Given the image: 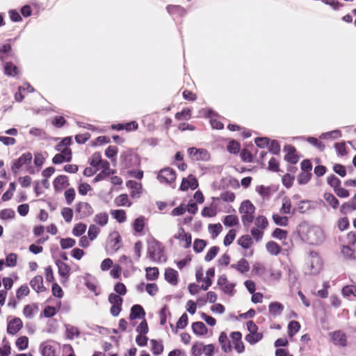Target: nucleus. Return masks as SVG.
<instances>
[{"label":"nucleus","instance_id":"nucleus-2","mask_svg":"<svg viewBox=\"0 0 356 356\" xmlns=\"http://www.w3.org/2000/svg\"><path fill=\"white\" fill-rule=\"evenodd\" d=\"M147 258L156 263L165 262L166 258L162 243L154 239L149 241L147 245Z\"/></svg>","mask_w":356,"mask_h":356},{"label":"nucleus","instance_id":"nucleus-20","mask_svg":"<svg viewBox=\"0 0 356 356\" xmlns=\"http://www.w3.org/2000/svg\"><path fill=\"white\" fill-rule=\"evenodd\" d=\"M31 286L35 291L41 292L44 291V287L43 286V279L40 275L34 277L30 282Z\"/></svg>","mask_w":356,"mask_h":356},{"label":"nucleus","instance_id":"nucleus-28","mask_svg":"<svg viewBox=\"0 0 356 356\" xmlns=\"http://www.w3.org/2000/svg\"><path fill=\"white\" fill-rule=\"evenodd\" d=\"M268 252L272 255H277L281 251V248L275 241H269L266 245Z\"/></svg>","mask_w":356,"mask_h":356},{"label":"nucleus","instance_id":"nucleus-26","mask_svg":"<svg viewBox=\"0 0 356 356\" xmlns=\"http://www.w3.org/2000/svg\"><path fill=\"white\" fill-rule=\"evenodd\" d=\"M166 10L170 15H178L179 16H183L186 14V10L180 6L177 5H169L166 7Z\"/></svg>","mask_w":356,"mask_h":356},{"label":"nucleus","instance_id":"nucleus-5","mask_svg":"<svg viewBox=\"0 0 356 356\" xmlns=\"http://www.w3.org/2000/svg\"><path fill=\"white\" fill-rule=\"evenodd\" d=\"M157 179L161 183L171 184L176 179V172L170 168H165L159 172Z\"/></svg>","mask_w":356,"mask_h":356},{"label":"nucleus","instance_id":"nucleus-46","mask_svg":"<svg viewBox=\"0 0 356 356\" xmlns=\"http://www.w3.org/2000/svg\"><path fill=\"white\" fill-rule=\"evenodd\" d=\"M327 182L334 190L339 187L341 184L340 179L334 175H331L327 177Z\"/></svg>","mask_w":356,"mask_h":356},{"label":"nucleus","instance_id":"nucleus-1","mask_svg":"<svg viewBox=\"0 0 356 356\" xmlns=\"http://www.w3.org/2000/svg\"><path fill=\"white\" fill-rule=\"evenodd\" d=\"M300 235L302 241L310 245H319L324 241L323 230L317 226L302 225L300 227Z\"/></svg>","mask_w":356,"mask_h":356},{"label":"nucleus","instance_id":"nucleus-35","mask_svg":"<svg viewBox=\"0 0 356 356\" xmlns=\"http://www.w3.org/2000/svg\"><path fill=\"white\" fill-rule=\"evenodd\" d=\"M300 329V324L296 321H291L288 325L289 336L293 337Z\"/></svg>","mask_w":356,"mask_h":356},{"label":"nucleus","instance_id":"nucleus-10","mask_svg":"<svg viewBox=\"0 0 356 356\" xmlns=\"http://www.w3.org/2000/svg\"><path fill=\"white\" fill-rule=\"evenodd\" d=\"M22 320L19 318H14L8 323L7 332L9 334L14 335L22 329Z\"/></svg>","mask_w":356,"mask_h":356},{"label":"nucleus","instance_id":"nucleus-59","mask_svg":"<svg viewBox=\"0 0 356 356\" xmlns=\"http://www.w3.org/2000/svg\"><path fill=\"white\" fill-rule=\"evenodd\" d=\"M108 302L112 305H122V298L116 293H111L108 296Z\"/></svg>","mask_w":356,"mask_h":356},{"label":"nucleus","instance_id":"nucleus-60","mask_svg":"<svg viewBox=\"0 0 356 356\" xmlns=\"http://www.w3.org/2000/svg\"><path fill=\"white\" fill-rule=\"evenodd\" d=\"M191 111L189 108H184L181 112L177 113L175 115V118L178 120H187L190 118Z\"/></svg>","mask_w":356,"mask_h":356},{"label":"nucleus","instance_id":"nucleus-49","mask_svg":"<svg viewBox=\"0 0 356 356\" xmlns=\"http://www.w3.org/2000/svg\"><path fill=\"white\" fill-rule=\"evenodd\" d=\"M356 209V204L353 202H347L344 203L341 205L340 208V211L341 213H347L348 212L355 211Z\"/></svg>","mask_w":356,"mask_h":356},{"label":"nucleus","instance_id":"nucleus-44","mask_svg":"<svg viewBox=\"0 0 356 356\" xmlns=\"http://www.w3.org/2000/svg\"><path fill=\"white\" fill-rule=\"evenodd\" d=\"M291 203L289 197H285L282 200V205L280 212L284 214H289L291 212Z\"/></svg>","mask_w":356,"mask_h":356},{"label":"nucleus","instance_id":"nucleus-64","mask_svg":"<svg viewBox=\"0 0 356 356\" xmlns=\"http://www.w3.org/2000/svg\"><path fill=\"white\" fill-rule=\"evenodd\" d=\"M220 199L224 202H232L235 200V195L233 192L226 191L220 194Z\"/></svg>","mask_w":356,"mask_h":356},{"label":"nucleus","instance_id":"nucleus-13","mask_svg":"<svg viewBox=\"0 0 356 356\" xmlns=\"http://www.w3.org/2000/svg\"><path fill=\"white\" fill-rule=\"evenodd\" d=\"M284 150L286 152V154L284 156V159L292 163L296 164L298 161V157L296 154V149L292 145H285L284 147Z\"/></svg>","mask_w":356,"mask_h":356},{"label":"nucleus","instance_id":"nucleus-18","mask_svg":"<svg viewBox=\"0 0 356 356\" xmlns=\"http://www.w3.org/2000/svg\"><path fill=\"white\" fill-rule=\"evenodd\" d=\"M145 312L143 308L140 305H134L131 309L130 319L144 318Z\"/></svg>","mask_w":356,"mask_h":356},{"label":"nucleus","instance_id":"nucleus-63","mask_svg":"<svg viewBox=\"0 0 356 356\" xmlns=\"http://www.w3.org/2000/svg\"><path fill=\"white\" fill-rule=\"evenodd\" d=\"M227 151L232 154H236L240 150V145L235 140L229 143L227 147Z\"/></svg>","mask_w":356,"mask_h":356},{"label":"nucleus","instance_id":"nucleus-43","mask_svg":"<svg viewBox=\"0 0 356 356\" xmlns=\"http://www.w3.org/2000/svg\"><path fill=\"white\" fill-rule=\"evenodd\" d=\"M15 343L19 350H24L28 347L29 339L26 336L20 337L17 339Z\"/></svg>","mask_w":356,"mask_h":356},{"label":"nucleus","instance_id":"nucleus-45","mask_svg":"<svg viewBox=\"0 0 356 356\" xmlns=\"http://www.w3.org/2000/svg\"><path fill=\"white\" fill-rule=\"evenodd\" d=\"M86 228V225L81 222L78 223L72 229V234L76 236H81L83 233H85Z\"/></svg>","mask_w":356,"mask_h":356},{"label":"nucleus","instance_id":"nucleus-23","mask_svg":"<svg viewBox=\"0 0 356 356\" xmlns=\"http://www.w3.org/2000/svg\"><path fill=\"white\" fill-rule=\"evenodd\" d=\"M68 179L65 175L58 176L54 181V186L56 191H59L68 186Z\"/></svg>","mask_w":356,"mask_h":356},{"label":"nucleus","instance_id":"nucleus-38","mask_svg":"<svg viewBox=\"0 0 356 356\" xmlns=\"http://www.w3.org/2000/svg\"><path fill=\"white\" fill-rule=\"evenodd\" d=\"M5 74L8 76H15L17 74V67L11 62L6 63L4 65Z\"/></svg>","mask_w":356,"mask_h":356},{"label":"nucleus","instance_id":"nucleus-4","mask_svg":"<svg viewBox=\"0 0 356 356\" xmlns=\"http://www.w3.org/2000/svg\"><path fill=\"white\" fill-rule=\"evenodd\" d=\"M93 213V209L88 202H81L76 204L75 214L77 219H83Z\"/></svg>","mask_w":356,"mask_h":356},{"label":"nucleus","instance_id":"nucleus-12","mask_svg":"<svg viewBox=\"0 0 356 356\" xmlns=\"http://www.w3.org/2000/svg\"><path fill=\"white\" fill-rule=\"evenodd\" d=\"M175 238L185 242L184 248H188L191 245L192 237L189 233H185L183 227H179L178 232L174 236Z\"/></svg>","mask_w":356,"mask_h":356},{"label":"nucleus","instance_id":"nucleus-42","mask_svg":"<svg viewBox=\"0 0 356 356\" xmlns=\"http://www.w3.org/2000/svg\"><path fill=\"white\" fill-rule=\"evenodd\" d=\"M207 245V241L203 239H195L193 243V250L195 252L200 253L203 251Z\"/></svg>","mask_w":356,"mask_h":356},{"label":"nucleus","instance_id":"nucleus-30","mask_svg":"<svg viewBox=\"0 0 356 356\" xmlns=\"http://www.w3.org/2000/svg\"><path fill=\"white\" fill-rule=\"evenodd\" d=\"M146 278L148 280L154 281L158 279L159 269L156 267H147L145 268Z\"/></svg>","mask_w":356,"mask_h":356},{"label":"nucleus","instance_id":"nucleus-14","mask_svg":"<svg viewBox=\"0 0 356 356\" xmlns=\"http://www.w3.org/2000/svg\"><path fill=\"white\" fill-rule=\"evenodd\" d=\"M230 267L236 270L241 274H245L250 270L249 263L244 258H241L239 261H237V263L232 264Z\"/></svg>","mask_w":356,"mask_h":356},{"label":"nucleus","instance_id":"nucleus-3","mask_svg":"<svg viewBox=\"0 0 356 356\" xmlns=\"http://www.w3.org/2000/svg\"><path fill=\"white\" fill-rule=\"evenodd\" d=\"M254 211L255 207L250 200H245L241 203L239 212L242 215L241 220L244 225L253 222Z\"/></svg>","mask_w":356,"mask_h":356},{"label":"nucleus","instance_id":"nucleus-54","mask_svg":"<svg viewBox=\"0 0 356 356\" xmlns=\"http://www.w3.org/2000/svg\"><path fill=\"white\" fill-rule=\"evenodd\" d=\"M219 248L218 246L211 247L205 255L204 259L206 261H211L218 254Z\"/></svg>","mask_w":356,"mask_h":356},{"label":"nucleus","instance_id":"nucleus-41","mask_svg":"<svg viewBox=\"0 0 356 356\" xmlns=\"http://www.w3.org/2000/svg\"><path fill=\"white\" fill-rule=\"evenodd\" d=\"M238 219L235 215H228L225 217L223 223L227 227H233L238 224Z\"/></svg>","mask_w":356,"mask_h":356},{"label":"nucleus","instance_id":"nucleus-47","mask_svg":"<svg viewBox=\"0 0 356 356\" xmlns=\"http://www.w3.org/2000/svg\"><path fill=\"white\" fill-rule=\"evenodd\" d=\"M254 224L257 228L264 229L268 226V220L266 217L259 216L255 219Z\"/></svg>","mask_w":356,"mask_h":356},{"label":"nucleus","instance_id":"nucleus-34","mask_svg":"<svg viewBox=\"0 0 356 356\" xmlns=\"http://www.w3.org/2000/svg\"><path fill=\"white\" fill-rule=\"evenodd\" d=\"M100 232V228L96 225H90L88 231V237L90 241H94Z\"/></svg>","mask_w":356,"mask_h":356},{"label":"nucleus","instance_id":"nucleus-8","mask_svg":"<svg viewBox=\"0 0 356 356\" xmlns=\"http://www.w3.org/2000/svg\"><path fill=\"white\" fill-rule=\"evenodd\" d=\"M309 262H310V273L311 274H317L322 268V261L318 255V254L316 252H311L309 254Z\"/></svg>","mask_w":356,"mask_h":356},{"label":"nucleus","instance_id":"nucleus-52","mask_svg":"<svg viewBox=\"0 0 356 356\" xmlns=\"http://www.w3.org/2000/svg\"><path fill=\"white\" fill-rule=\"evenodd\" d=\"M71 143V138L70 137H66L63 138L58 145L56 146V151H63L65 149H70L67 147Z\"/></svg>","mask_w":356,"mask_h":356},{"label":"nucleus","instance_id":"nucleus-25","mask_svg":"<svg viewBox=\"0 0 356 356\" xmlns=\"http://www.w3.org/2000/svg\"><path fill=\"white\" fill-rule=\"evenodd\" d=\"M66 329V337L68 339H73L75 337H79L80 335V331L78 327L73 326L70 324L65 325Z\"/></svg>","mask_w":356,"mask_h":356},{"label":"nucleus","instance_id":"nucleus-19","mask_svg":"<svg viewBox=\"0 0 356 356\" xmlns=\"http://www.w3.org/2000/svg\"><path fill=\"white\" fill-rule=\"evenodd\" d=\"M127 186L131 189V195L133 197H139L142 191V186L140 183L130 180L127 182Z\"/></svg>","mask_w":356,"mask_h":356},{"label":"nucleus","instance_id":"nucleus-33","mask_svg":"<svg viewBox=\"0 0 356 356\" xmlns=\"http://www.w3.org/2000/svg\"><path fill=\"white\" fill-rule=\"evenodd\" d=\"M263 337L261 333L259 332H251L245 336V340L250 344H254L259 342Z\"/></svg>","mask_w":356,"mask_h":356},{"label":"nucleus","instance_id":"nucleus-21","mask_svg":"<svg viewBox=\"0 0 356 356\" xmlns=\"http://www.w3.org/2000/svg\"><path fill=\"white\" fill-rule=\"evenodd\" d=\"M93 221L96 225L104 227L108 224V215L106 212L98 213L94 216Z\"/></svg>","mask_w":356,"mask_h":356},{"label":"nucleus","instance_id":"nucleus-57","mask_svg":"<svg viewBox=\"0 0 356 356\" xmlns=\"http://www.w3.org/2000/svg\"><path fill=\"white\" fill-rule=\"evenodd\" d=\"M312 177V173L309 172H302L298 177V181L300 184H306Z\"/></svg>","mask_w":356,"mask_h":356},{"label":"nucleus","instance_id":"nucleus-16","mask_svg":"<svg viewBox=\"0 0 356 356\" xmlns=\"http://www.w3.org/2000/svg\"><path fill=\"white\" fill-rule=\"evenodd\" d=\"M165 280L172 285H177L178 282V272L173 268H168L165 271Z\"/></svg>","mask_w":356,"mask_h":356},{"label":"nucleus","instance_id":"nucleus-55","mask_svg":"<svg viewBox=\"0 0 356 356\" xmlns=\"http://www.w3.org/2000/svg\"><path fill=\"white\" fill-rule=\"evenodd\" d=\"M209 232L212 234L213 238H216L218 236L222 229V227L220 223L211 224L209 226Z\"/></svg>","mask_w":356,"mask_h":356},{"label":"nucleus","instance_id":"nucleus-56","mask_svg":"<svg viewBox=\"0 0 356 356\" xmlns=\"http://www.w3.org/2000/svg\"><path fill=\"white\" fill-rule=\"evenodd\" d=\"M42 356H55V349L51 345H42Z\"/></svg>","mask_w":356,"mask_h":356},{"label":"nucleus","instance_id":"nucleus-17","mask_svg":"<svg viewBox=\"0 0 356 356\" xmlns=\"http://www.w3.org/2000/svg\"><path fill=\"white\" fill-rule=\"evenodd\" d=\"M269 314L273 317L280 316L284 311V306L279 302H273L268 306Z\"/></svg>","mask_w":356,"mask_h":356},{"label":"nucleus","instance_id":"nucleus-29","mask_svg":"<svg viewBox=\"0 0 356 356\" xmlns=\"http://www.w3.org/2000/svg\"><path fill=\"white\" fill-rule=\"evenodd\" d=\"M252 243V238L249 235H243L238 240V244L244 249H248Z\"/></svg>","mask_w":356,"mask_h":356},{"label":"nucleus","instance_id":"nucleus-53","mask_svg":"<svg viewBox=\"0 0 356 356\" xmlns=\"http://www.w3.org/2000/svg\"><path fill=\"white\" fill-rule=\"evenodd\" d=\"M61 215L67 222H70L73 218V211L70 208L65 207L61 211Z\"/></svg>","mask_w":356,"mask_h":356},{"label":"nucleus","instance_id":"nucleus-37","mask_svg":"<svg viewBox=\"0 0 356 356\" xmlns=\"http://www.w3.org/2000/svg\"><path fill=\"white\" fill-rule=\"evenodd\" d=\"M113 217L119 222L122 223L126 220V212L124 210H113L111 211Z\"/></svg>","mask_w":356,"mask_h":356},{"label":"nucleus","instance_id":"nucleus-48","mask_svg":"<svg viewBox=\"0 0 356 356\" xmlns=\"http://www.w3.org/2000/svg\"><path fill=\"white\" fill-rule=\"evenodd\" d=\"M114 171L113 170H102L94 179V181L97 182L105 179L111 175L113 174Z\"/></svg>","mask_w":356,"mask_h":356},{"label":"nucleus","instance_id":"nucleus-7","mask_svg":"<svg viewBox=\"0 0 356 356\" xmlns=\"http://www.w3.org/2000/svg\"><path fill=\"white\" fill-rule=\"evenodd\" d=\"M188 152L192 159L195 161H208L210 158L208 151L204 149L190 147L188 149Z\"/></svg>","mask_w":356,"mask_h":356},{"label":"nucleus","instance_id":"nucleus-15","mask_svg":"<svg viewBox=\"0 0 356 356\" xmlns=\"http://www.w3.org/2000/svg\"><path fill=\"white\" fill-rule=\"evenodd\" d=\"M108 245L113 252H116L121 247V238L118 233L110 235Z\"/></svg>","mask_w":356,"mask_h":356},{"label":"nucleus","instance_id":"nucleus-31","mask_svg":"<svg viewBox=\"0 0 356 356\" xmlns=\"http://www.w3.org/2000/svg\"><path fill=\"white\" fill-rule=\"evenodd\" d=\"M323 197L325 200L333 208L337 209L339 207V202L335 196L330 193H325Z\"/></svg>","mask_w":356,"mask_h":356},{"label":"nucleus","instance_id":"nucleus-22","mask_svg":"<svg viewBox=\"0 0 356 356\" xmlns=\"http://www.w3.org/2000/svg\"><path fill=\"white\" fill-rule=\"evenodd\" d=\"M192 330L194 334L199 336L204 335L208 332L207 326L201 321L193 323Z\"/></svg>","mask_w":356,"mask_h":356},{"label":"nucleus","instance_id":"nucleus-27","mask_svg":"<svg viewBox=\"0 0 356 356\" xmlns=\"http://www.w3.org/2000/svg\"><path fill=\"white\" fill-rule=\"evenodd\" d=\"M218 340L224 352H229L232 350L230 343L227 342V337L225 332L220 333Z\"/></svg>","mask_w":356,"mask_h":356},{"label":"nucleus","instance_id":"nucleus-24","mask_svg":"<svg viewBox=\"0 0 356 356\" xmlns=\"http://www.w3.org/2000/svg\"><path fill=\"white\" fill-rule=\"evenodd\" d=\"M56 264L58 268L59 275L64 278H67L69 276L70 267L62 261L57 260Z\"/></svg>","mask_w":356,"mask_h":356},{"label":"nucleus","instance_id":"nucleus-39","mask_svg":"<svg viewBox=\"0 0 356 356\" xmlns=\"http://www.w3.org/2000/svg\"><path fill=\"white\" fill-rule=\"evenodd\" d=\"M115 202L118 206L130 207L131 204L127 194L120 195L115 198Z\"/></svg>","mask_w":356,"mask_h":356},{"label":"nucleus","instance_id":"nucleus-58","mask_svg":"<svg viewBox=\"0 0 356 356\" xmlns=\"http://www.w3.org/2000/svg\"><path fill=\"white\" fill-rule=\"evenodd\" d=\"M17 256L15 253H10L6 258V265L8 267H14L17 264Z\"/></svg>","mask_w":356,"mask_h":356},{"label":"nucleus","instance_id":"nucleus-9","mask_svg":"<svg viewBox=\"0 0 356 356\" xmlns=\"http://www.w3.org/2000/svg\"><path fill=\"white\" fill-rule=\"evenodd\" d=\"M60 153L56 154L52 162L54 164H60L63 162H70L72 160V150L71 149H65L63 151H60Z\"/></svg>","mask_w":356,"mask_h":356},{"label":"nucleus","instance_id":"nucleus-61","mask_svg":"<svg viewBox=\"0 0 356 356\" xmlns=\"http://www.w3.org/2000/svg\"><path fill=\"white\" fill-rule=\"evenodd\" d=\"M236 237V232L234 229H230L224 238L223 243L225 246L229 245Z\"/></svg>","mask_w":356,"mask_h":356},{"label":"nucleus","instance_id":"nucleus-50","mask_svg":"<svg viewBox=\"0 0 356 356\" xmlns=\"http://www.w3.org/2000/svg\"><path fill=\"white\" fill-rule=\"evenodd\" d=\"M102 156L99 152H95L90 159V164L92 167H97L102 163Z\"/></svg>","mask_w":356,"mask_h":356},{"label":"nucleus","instance_id":"nucleus-32","mask_svg":"<svg viewBox=\"0 0 356 356\" xmlns=\"http://www.w3.org/2000/svg\"><path fill=\"white\" fill-rule=\"evenodd\" d=\"M150 343L152 344V351L154 355H159L162 353L163 351V346L161 341L151 339Z\"/></svg>","mask_w":356,"mask_h":356},{"label":"nucleus","instance_id":"nucleus-62","mask_svg":"<svg viewBox=\"0 0 356 356\" xmlns=\"http://www.w3.org/2000/svg\"><path fill=\"white\" fill-rule=\"evenodd\" d=\"M75 197V191L74 188H71L65 191V198L66 202L68 205H70L72 202L74 201Z\"/></svg>","mask_w":356,"mask_h":356},{"label":"nucleus","instance_id":"nucleus-6","mask_svg":"<svg viewBox=\"0 0 356 356\" xmlns=\"http://www.w3.org/2000/svg\"><path fill=\"white\" fill-rule=\"evenodd\" d=\"M31 160L32 154L30 152L23 154L19 158L13 162L11 166L13 172L16 175L23 165L30 163Z\"/></svg>","mask_w":356,"mask_h":356},{"label":"nucleus","instance_id":"nucleus-36","mask_svg":"<svg viewBox=\"0 0 356 356\" xmlns=\"http://www.w3.org/2000/svg\"><path fill=\"white\" fill-rule=\"evenodd\" d=\"M341 293L344 297L349 298L351 296L356 297V286L354 285H347L342 288Z\"/></svg>","mask_w":356,"mask_h":356},{"label":"nucleus","instance_id":"nucleus-40","mask_svg":"<svg viewBox=\"0 0 356 356\" xmlns=\"http://www.w3.org/2000/svg\"><path fill=\"white\" fill-rule=\"evenodd\" d=\"M273 220L277 225L286 226L289 222V218L286 216H280V215L275 213L273 215Z\"/></svg>","mask_w":356,"mask_h":356},{"label":"nucleus","instance_id":"nucleus-11","mask_svg":"<svg viewBox=\"0 0 356 356\" xmlns=\"http://www.w3.org/2000/svg\"><path fill=\"white\" fill-rule=\"evenodd\" d=\"M333 343L336 346H346L347 339L346 334L341 331H335L330 333Z\"/></svg>","mask_w":356,"mask_h":356},{"label":"nucleus","instance_id":"nucleus-51","mask_svg":"<svg viewBox=\"0 0 356 356\" xmlns=\"http://www.w3.org/2000/svg\"><path fill=\"white\" fill-rule=\"evenodd\" d=\"M145 226L144 218L140 216L137 218L134 222V229L136 232H141Z\"/></svg>","mask_w":356,"mask_h":356}]
</instances>
